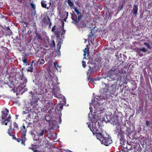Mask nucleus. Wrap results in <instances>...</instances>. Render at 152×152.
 <instances>
[{
    "label": "nucleus",
    "mask_w": 152,
    "mask_h": 152,
    "mask_svg": "<svg viewBox=\"0 0 152 152\" xmlns=\"http://www.w3.org/2000/svg\"><path fill=\"white\" fill-rule=\"evenodd\" d=\"M93 102V100H92V102L90 103L89 109L90 110V113H89L88 118H90L91 122H90L88 124V127L90 130L92 131V133H97L96 132L97 130V127L96 126V124L98 121V118L96 116V112H94L93 113H92V108L91 107L92 105H93L94 108L96 111H99L102 113L103 112L104 110V106L102 104H100L99 103L96 102V104L95 105ZM95 104H96L95 102Z\"/></svg>",
    "instance_id": "1"
},
{
    "label": "nucleus",
    "mask_w": 152,
    "mask_h": 152,
    "mask_svg": "<svg viewBox=\"0 0 152 152\" xmlns=\"http://www.w3.org/2000/svg\"><path fill=\"white\" fill-rule=\"evenodd\" d=\"M49 76L50 78L49 79V83L52 86L53 89L52 92L53 95L56 98H62L63 101L65 103L66 102V99L63 96L60 94V88L56 85V84L58 86L59 84V83L57 82L58 80V78L53 74L52 75L50 74Z\"/></svg>",
    "instance_id": "2"
},
{
    "label": "nucleus",
    "mask_w": 152,
    "mask_h": 152,
    "mask_svg": "<svg viewBox=\"0 0 152 152\" xmlns=\"http://www.w3.org/2000/svg\"><path fill=\"white\" fill-rule=\"evenodd\" d=\"M63 107V105L60 104H58L56 108L55 109V112L56 113H59L58 117L56 119V120L54 121L53 119L50 116L47 115L45 118V119L49 123L50 126L49 130L53 129L56 130L57 128L58 123L61 124V110H62Z\"/></svg>",
    "instance_id": "3"
},
{
    "label": "nucleus",
    "mask_w": 152,
    "mask_h": 152,
    "mask_svg": "<svg viewBox=\"0 0 152 152\" xmlns=\"http://www.w3.org/2000/svg\"><path fill=\"white\" fill-rule=\"evenodd\" d=\"M9 110L7 108H5L3 110L1 111V119L0 120L1 121V124L2 125L4 124L7 125L8 123H10V128L8 129V133H11L14 131V128L12 127L11 123L12 121L10 120L11 117L10 115L9 114Z\"/></svg>",
    "instance_id": "4"
},
{
    "label": "nucleus",
    "mask_w": 152,
    "mask_h": 152,
    "mask_svg": "<svg viewBox=\"0 0 152 152\" xmlns=\"http://www.w3.org/2000/svg\"><path fill=\"white\" fill-rule=\"evenodd\" d=\"M114 72L119 74H124L126 72L121 66H118V67H116L113 68L112 71H110L108 73V75L105 77V80L108 81L114 80L116 79L117 75L114 74Z\"/></svg>",
    "instance_id": "5"
},
{
    "label": "nucleus",
    "mask_w": 152,
    "mask_h": 152,
    "mask_svg": "<svg viewBox=\"0 0 152 152\" xmlns=\"http://www.w3.org/2000/svg\"><path fill=\"white\" fill-rule=\"evenodd\" d=\"M101 143L105 146H108L113 142L112 137L107 134H93Z\"/></svg>",
    "instance_id": "6"
},
{
    "label": "nucleus",
    "mask_w": 152,
    "mask_h": 152,
    "mask_svg": "<svg viewBox=\"0 0 152 152\" xmlns=\"http://www.w3.org/2000/svg\"><path fill=\"white\" fill-rule=\"evenodd\" d=\"M18 78L19 79L20 85L18 87L17 91L22 93L24 92L27 90L26 88H25L27 82V78L23 75V73L20 75Z\"/></svg>",
    "instance_id": "7"
},
{
    "label": "nucleus",
    "mask_w": 152,
    "mask_h": 152,
    "mask_svg": "<svg viewBox=\"0 0 152 152\" xmlns=\"http://www.w3.org/2000/svg\"><path fill=\"white\" fill-rule=\"evenodd\" d=\"M66 32V31L64 30V26L63 25L62 26L58 28L57 30L55 32V34L56 35L58 40V43L57 45V46L58 49V53H59V54H60V52L59 50L61 48V44L62 43L63 40L62 39L60 38V36H62L64 35Z\"/></svg>",
    "instance_id": "8"
},
{
    "label": "nucleus",
    "mask_w": 152,
    "mask_h": 152,
    "mask_svg": "<svg viewBox=\"0 0 152 152\" xmlns=\"http://www.w3.org/2000/svg\"><path fill=\"white\" fill-rule=\"evenodd\" d=\"M73 8L74 9L76 13L77 17L75 15H73L72 14V19L73 20V23L77 24L82 18L81 13V12H80L79 10L75 6Z\"/></svg>",
    "instance_id": "9"
},
{
    "label": "nucleus",
    "mask_w": 152,
    "mask_h": 152,
    "mask_svg": "<svg viewBox=\"0 0 152 152\" xmlns=\"http://www.w3.org/2000/svg\"><path fill=\"white\" fill-rule=\"evenodd\" d=\"M9 135L12 137L13 139H15L18 142H21V144L24 145H25V141L26 138V134H23L22 136L21 137V138H16L14 135L12 134H9Z\"/></svg>",
    "instance_id": "10"
},
{
    "label": "nucleus",
    "mask_w": 152,
    "mask_h": 152,
    "mask_svg": "<svg viewBox=\"0 0 152 152\" xmlns=\"http://www.w3.org/2000/svg\"><path fill=\"white\" fill-rule=\"evenodd\" d=\"M41 93H38L37 91H36L35 93L32 96V100L31 101V103L32 104H33L34 103H36L38 102L40 96L41 95Z\"/></svg>",
    "instance_id": "11"
},
{
    "label": "nucleus",
    "mask_w": 152,
    "mask_h": 152,
    "mask_svg": "<svg viewBox=\"0 0 152 152\" xmlns=\"http://www.w3.org/2000/svg\"><path fill=\"white\" fill-rule=\"evenodd\" d=\"M123 129L126 130V132H128V133H131V132L130 130V128L126 126H124L123 129H121L119 126H117L116 127L115 131L116 132L118 133H120V132H121V133H124V132H126L123 130Z\"/></svg>",
    "instance_id": "12"
},
{
    "label": "nucleus",
    "mask_w": 152,
    "mask_h": 152,
    "mask_svg": "<svg viewBox=\"0 0 152 152\" xmlns=\"http://www.w3.org/2000/svg\"><path fill=\"white\" fill-rule=\"evenodd\" d=\"M44 109L45 110L49 109V110H51L54 108L53 104L52 103L48 101H45Z\"/></svg>",
    "instance_id": "13"
},
{
    "label": "nucleus",
    "mask_w": 152,
    "mask_h": 152,
    "mask_svg": "<svg viewBox=\"0 0 152 152\" xmlns=\"http://www.w3.org/2000/svg\"><path fill=\"white\" fill-rule=\"evenodd\" d=\"M124 134H118L117 138L120 140V142L121 144L123 145L124 143V142H126V139L124 135Z\"/></svg>",
    "instance_id": "14"
},
{
    "label": "nucleus",
    "mask_w": 152,
    "mask_h": 152,
    "mask_svg": "<svg viewBox=\"0 0 152 152\" xmlns=\"http://www.w3.org/2000/svg\"><path fill=\"white\" fill-rule=\"evenodd\" d=\"M136 134H128V135H127L129 138L127 139L129 140V142H132V140H134L137 138Z\"/></svg>",
    "instance_id": "15"
},
{
    "label": "nucleus",
    "mask_w": 152,
    "mask_h": 152,
    "mask_svg": "<svg viewBox=\"0 0 152 152\" xmlns=\"http://www.w3.org/2000/svg\"><path fill=\"white\" fill-rule=\"evenodd\" d=\"M44 134H31L32 136H34V141H37L39 140V137L42 136Z\"/></svg>",
    "instance_id": "16"
},
{
    "label": "nucleus",
    "mask_w": 152,
    "mask_h": 152,
    "mask_svg": "<svg viewBox=\"0 0 152 152\" xmlns=\"http://www.w3.org/2000/svg\"><path fill=\"white\" fill-rule=\"evenodd\" d=\"M132 147L133 150H134V152H140L141 151L142 148L140 145H134Z\"/></svg>",
    "instance_id": "17"
},
{
    "label": "nucleus",
    "mask_w": 152,
    "mask_h": 152,
    "mask_svg": "<svg viewBox=\"0 0 152 152\" xmlns=\"http://www.w3.org/2000/svg\"><path fill=\"white\" fill-rule=\"evenodd\" d=\"M31 147H29L28 149L30 150L31 149L34 152H38V151L37 150V149L38 148V145H34L31 144Z\"/></svg>",
    "instance_id": "18"
},
{
    "label": "nucleus",
    "mask_w": 152,
    "mask_h": 152,
    "mask_svg": "<svg viewBox=\"0 0 152 152\" xmlns=\"http://www.w3.org/2000/svg\"><path fill=\"white\" fill-rule=\"evenodd\" d=\"M45 63V60L43 58H40L36 63V65L37 66H40L42 65Z\"/></svg>",
    "instance_id": "19"
},
{
    "label": "nucleus",
    "mask_w": 152,
    "mask_h": 152,
    "mask_svg": "<svg viewBox=\"0 0 152 152\" xmlns=\"http://www.w3.org/2000/svg\"><path fill=\"white\" fill-rule=\"evenodd\" d=\"M42 145L45 148L48 147L49 146V142L48 140H44L42 143Z\"/></svg>",
    "instance_id": "20"
},
{
    "label": "nucleus",
    "mask_w": 152,
    "mask_h": 152,
    "mask_svg": "<svg viewBox=\"0 0 152 152\" xmlns=\"http://www.w3.org/2000/svg\"><path fill=\"white\" fill-rule=\"evenodd\" d=\"M38 87L41 90H42L44 89L45 86V85L44 83H43L41 82V81H39L38 82L37 84Z\"/></svg>",
    "instance_id": "21"
},
{
    "label": "nucleus",
    "mask_w": 152,
    "mask_h": 152,
    "mask_svg": "<svg viewBox=\"0 0 152 152\" xmlns=\"http://www.w3.org/2000/svg\"><path fill=\"white\" fill-rule=\"evenodd\" d=\"M138 11V5H134V7L133 9V13L134 14L136 15Z\"/></svg>",
    "instance_id": "22"
},
{
    "label": "nucleus",
    "mask_w": 152,
    "mask_h": 152,
    "mask_svg": "<svg viewBox=\"0 0 152 152\" xmlns=\"http://www.w3.org/2000/svg\"><path fill=\"white\" fill-rule=\"evenodd\" d=\"M57 134H47V136L50 139L54 140L55 137L53 136L54 134H55V137H57Z\"/></svg>",
    "instance_id": "23"
},
{
    "label": "nucleus",
    "mask_w": 152,
    "mask_h": 152,
    "mask_svg": "<svg viewBox=\"0 0 152 152\" xmlns=\"http://www.w3.org/2000/svg\"><path fill=\"white\" fill-rule=\"evenodd\" d=\"M111 122L113 124H116L118 122L117 117H112L111 119Z\"/></svg>",
    "instance_id": "24"
},
{
    "label": "nucleus",
    "mask_w": 152,
    "mask_h": 152,
    "mask_svg": "<svg viewBox=\"0 0 152 152\" xmlns=\"http://www.w3.org/2000/svg\"><path fill=\"white\" fill-rule=\"evenodd\" d=\"M128 146L129 147H127L126 148L127 152H134V150H133L132 146H131V148H130V145H129Z\"/></svg>",
    "instance_id": "25"
},
{
    "label": "nucleus",
    "mask_w": 152,
    "mask_h": 152,
    "mask_svg": "<svg viewBox=\"0 0 152 152\" xmlns=\"http://www.w3.org/2000/svg\"><path fill=\"white\" fill-rule=\"evenodd\" d=\"M50 129H49V128H48V127H45L43 129V130H42V132L41 133H44V132H47V131L49 130V131H50V132H51L52 131V132H53V131H52V130H53V129H51V130H49Z\"/></svg>",
    "instance_id": "26"
},
{
    "label": "nucleus",
    "mask_w": 152,
    "mask_h": 152,
    "mask_svg": "<svg viewBox=\"0 0 152 152\" xmlns=\"http://www.w3.org/2000/svg\"><path fill=\"white\" fill-rule=\"evenodd\" d=\"M35 38L37 39H39L40 40H42V38L41 37V34H38V33L36 32L35 33Z\"/></svg>",
    "instance_id": "27"
},
{
    "label": "nucleus",
    "mask_w": 152,
    "mask_h": 152,
    "mask_svg": "<svg viewBox=\"0 0 152 152\" xmlns=\"http://www.w3.org/2000/svg\"><path fill=\"white\" fill-rule=\"evenodd\" d=\"M34 61H33L31 62V65L30 66L28 67V69H27V71L28 72H32L33 71V65L32 64H33L34 62Z\"/></svg>",
    "instance_id": "28"
},
{
    "label": "nucleus",
    "mask_w": 152,
    "mask_h": 152,
    "mask_svg": "<svg viewBox=\"0 0 152 152\" xmlns=\"http://www.w3.org/2000/svg\"><path fill=\"white\" fill-rule=\"evenodd\" d=\"M54 66L56 68V69L58 71V68H59V69L60 70V66L58 65V62L56 61L54 63Z\"/></svg>",
    "instance_id": "29"
},
{
    "label": "nucleus",
    "mask_w": 152,
    "mask_h": 152,
    "mask_svg": "<svg viewBox=\"0 0 152 152\" xmlns=\"http://www.w3.org/2000/svg\"><path fill=\"white\" fill-rule=\"evenodd\" d=\"M26 130L25 129V127L23 125L22 127H21L20 132L21 133H26Z\"/></svg>",
    "instance_id": "30"
},
{
    "label": "nucleus",
    "mask_w": 152,
    "mask_h": 152,
    "mask_svg": "<svg viewBox=\"0 0 152 152\" xmlns=\"http://www.w3.org/2000/svg\"><path fill=\"white\" fill-rule=\"evenodd\" d=\"M136 52L140 56H142L144 55V54L142 52L141 50H140L138 49H137L136 50Z\"/></svg>",
    "instance_id": "31"
},
{
    "label": "nucleus",
    "mask_w": 152,
    "mask_h": 152,
    "mask_svg": "<svg viewBox=\"0 0 152 152\" xmlns=\"http://www.w3.org/2000/svg\"><path fill=\"white\" fill-rule=\"evenodd\" d=\"M48 20H47V24L49 25V28L50 27L51 24L50 21V20L48 17H47Z\"/></svg>",
    "instance_id": "32"
},
{
    "label": "nucleus",
    "mask_w": 152,
    "mask_h": 152,
    "mask_svg": "<svg viewBox=\"0 0 152 152\" xmlns=\"http://www.w3.org/2000/svg\"><path fill=\"white\" fill-rule=\"evenodd\" d=\"M41 5H42V7H43L48 8V7H46L47 4L45 2L42 1Z\"/></svg>",
    "instance_id": "33"
},
{
    "label": "nucleus",
    "mask_w": 152,
    "mask_h": 152,
    "mask_svg": "<svg viewBox=\"0 0 152 152\" xmlns=\"http://www.w3.org/2000/svg\"><path fill=\"white\" fill-rule=\"evenodd\" d=\"M140 50H141L143 53H145L147 51V50L146 49L144 48H138Z\"/></svg>",
    "instance_id": "34"
},
{
    "label": "nucleus",
    "mask_w": 152,
    "mask_h": 152,
    "mask_svg": "<svg viewBox=\"0 0 152 152\" xmlns=\"http://www.w3.org/2000/svg\"><path fill=\"white\" fill-rule=\"evenodd\" d=\"M123 7V5L122 4H119L118 8V11H120L122 9Z\"/></svg>",
    "instance_id": "35"
},
{
    "label": "nucleus",
    "mask_w": 152,
    "mask_h": 152,
    "mask_svg": "<svg viewBox=\"0 0 152 152\" xmlns=\"http://www.w3.org/2000/svg\"><path fill=\"white\" fill-rule=\"evenodd\" d=\"M50 46L53 48L55 47V44L54 41L52 40V42L50 45Z\"/></svg>",
    "instance_id": "36"
},
{
    "label": "nucleus",
    "mask_w": 152,
    "mask_h": 152,
    "mask_svg": "<svg viewBox=\"0 0 152 152\" xmlns=\"http://www.w3.org/2000/svg\"><path fill=\"white\" fill-rule=\"evenodd\" d=\"M22 60L23 61V62L24 63L26 64V65H27V64H28L27 60L25 58V57H23L22 58Z\"/></svg>",
    "instance_id": "37"
},
{
    "label": "nucleus",
    "mask_w": 152,
    "mask_h": 152,
    "mask_svg": "<svg viewBox=\"0 0 152 152\" xmlns=\"http://www.w3.org/2000/svg\"><path fill=\"white\" fill-rule=\"evenodd\" d=\"M144 45L146 46L149 49H150L151 48V47L150 45V44L148 43L145 42Z\"/></svg>",
    "instance_id": "38"
},
{
    "label": "nucleus",
    "mask_w": 152,
    "mask_h": 152,
    "mask_svg": "<svg viewBox=\"0 0 152 152\" xmlns=\"http://www.w3.org/2000/svg\"><path fill=\"white\" fill-rule=\"evenodd\" d=\"M64 14L65 15H66V18H64V21H66V20L68 16V12H64Z\"/></svg>",
    "instance_id": "39"
},
{
    "label": "nucleus",
    "mask_w": 152,
    "mask_h": 152,
    "mask_svg": "<svg viewBox=\"0 0 152 152\" xmlns=\"http://www.w3.org/2000/svg\"><path fill=\"white\" fill-rule=\"evenodd\" d=\"M31 6V7L32 9H33V10H35V5L33 3H31L30 4Z\"/></svg>",
    "instance_id": "40"
},
{
    "label": "nucleus",
    "mask_w": 152,
    "mask_h": 152,
    "mask_svg": "<svg viewBox=\"0 0 152 152\" xmlns=\"http://www.w3.org/2000/svg\"><path fill=\"white\" fill-rule=\"evenodd\" d=\"M68 3L70 6H73L74 4L70 0H68Z\"/></svg>",
    "instance_id": "41"
},
{
    "label": "nucleus",
    "mask_w": 152,
    "mask_h": 152,
    "mask_svg": "<svg viewBox=\"0 0 152 152\" xmlns=\"http://www.w3.org/2000/svg\"><path fill=\"white\" fill-rule=\"evenodd\" d=\"M80 26L81 27H85L86 26V25L85 24H84L83 23H81L80 24Z\"/></svg>",
    "instance_id": "42"
},
{
    "label": "nucleus",
    "mask_w": 152,
    "mask_h": 152,
    "mask_svg": "<svg viewBox=\"0 0 152 152\" xmlns=\"http://www.w3.org/2000/svg\"><path fill=\"white\" fill-rule=\"evenodd\" d=\"M86 62H85L84 61H82L83 66L84 68H85L86 66Z\"/></svg>",
    "instance_id": "43"
},
{
    "label": "nucleus",
    "mask_w": 152,
    "mask_h": 152,
    "mask_svg": "<svg viewBox=\"0 0 152 152\" xmlns=\"http://www.w3.org/2000/svg\"><path fill=\"white\" fill-rule=\"evenodd\" d=\"M13 125L15 128H18V124H16V122H15L13 123Z\"/></svg>",
    "instance_id": "44"
},
{
    "label": "nucleus",
    "mask_w": 152,
    "mask_h": 152,
    "mask_svg": "<svg viewBox=\"0 0 152 152\" xmlns=\"http://www.w3.org/2000/svg\"><path fill=\"white\" fill-rule=\"evenodd\" d=\"M55 26H53L52 29V32H55Z\"/></svg>",
    "instance_id": "45"
},
{
    "label": "nucleus",
    "mask_w": 152,
    "mask_h": 152,
    "mask_svg": "<svg viewBox=\"0 0 152 152\" xmlns=\"http://www.w3.org/2000/svg\"><path fill=\"white\" fill-rule=\"evenodd\" d=\"M146 124L147 126H148L149 125L150 123L149 121H146Z\"/></svg>",
    "instance_id": "46"
},
{
    "label": "nucleus",
    "mask_w": 152,
    "mask_h": 152,
    "mask_svg": "<svg viewBox=\"0 0 152 152\" xmlns=\"http://www.w3.org/2000/svg\"><path fill=\"white\" fill-rule=\"evenodd\" d=\"M112 86L114 87V89H113V91H115V89H116V88L115 87V85H113Z\"/></svg>",
    "instance_id": "47"
},
{
    "label": "nucleus",
    "mask_w": 152,
    "mask_h": 152,
    "mask_svg": "<svg viewBox=\"0 0 152 152\" xmlns=\"http://www.w3.org/2000/svg\"><path fill=\"white\" fill-rule=\"evenodd\" d=\"M49 44H48V45L46 44V45H45V44H44V46L45 47H48V46H49Z\"/></svg>",
    "instance_id": "48"
},
{
    "label": "nucleus",
    "mask_w": 152,
    "mask_h": 152,
    "mask_svg": "<svg viewBox=\"0 0 152 152\" xmlns=\"http://www.w3.org/2000/svg\"><path fill=\"white\" fill-rule=\"evenodd\" d=\"M84 53L83 54V56H85L86 55V52L85 50H84Z\"/></svg>",
    "instance_id": "49"
},
{
    "label": "nucleus",
    "mask_w": 152,
    "mask_h": 152,
    "mask_svg": "<svg viewBox=\"0 0 152 152\" xmlns=\"http://www.w3.org/2000/svg\"><path fill=\"white\" fill-rule=\"evenodd\" d=\"M103 83H104V84H105V85L106 86H106H108V85L107 84H105V83L103 82V83H102V84H103Z\"/></svg>",
    "instance_id": "50"
},
{
    "label": "nucleus",
    "mask_w": 152,
    "mask_h": 152,
    "mask_svg": "<svg viewBox=\"0 0 152 152\" xmlns=\"http://www.w3.org/2000/svg\"><path fill=\"white\" fill-rule=\"evenodd\" d=\"M34 10V16L36 15V11H35V10Z\"/></svg>",
    "instance_id": "51"
},
{
    "label": "nucleus",
    "mask_w": 152,
    "mask_h": 152,
    "mask_svg": "<svg viewBox=\"0 0 152 152\" xmlns=\"http://www.w3.org/2000/svg\"><path fill=\"white\" fill-rule=\"evenodd\" d=\"M91 72V71L89 69L88 71V72L87 73V75H88L89 73Z\"/></svg>",
    "instance_id": "52"
},
{
    "label": "nucleus",
    "mask_w": 152,
    "mask_h": 152,
    "mask_svg": "<svg viewBox=\"0 0 152 152\" xmlns=\"http://www.w3.org/2000/svg\"><path fill=\"white\" fill-rule=\"evenodd\" d=\"M88 80H91V78H90L89 77H88Z\"/></svg>",
    "instance_id": "53"
},
{
    "label": "nucleus",
    "mask_w": 152,
    "mask_h": 152,
    "mask_svg": "<svg viewBox=\"0 0 152 152\" xmlns=\"http://www.w3.org/2000/svg\"><path fill=\"white\" fill-rule=\"evenodd\" d=\"M104 119H105V118H103V120H102V121H104L105 122H106V121L104 120Z\"/></svg>",
    "instance_id": "54"
},
{
    "label": "nucleus",
    "mask_w": 152,
    "mask_h": 152,
    "mask_svg": "<svg viewBox=\"0 0 152 152\" xmlns=\"http://www.w3.org/2000/svg\"><path fill=\"white\" fill-rule=\"evenodd\" d=\"M87 48H85V50H85V51H86V50H87Z\"/></svg>",
    "instance_id": "55"
},
{
    "label": "nucleus",
    "mask_w": 152,
    "mask_h": 152,
    "mask_svg": "<svg viewBox=\"0 0 152 152\" xmlns=\"http://www.w3.org/2000/svg\"><path fill=\"white\" fill-rule=\"evenodd\" d=\"M84 58H86V57H85V56H84V57L83 58V59H84Z\"/></svg>",
    "instance_id": "56"
},
{
    "label": "nucleus",
    "mask_w": 152,
    "mask_h": 152,
    "mask_svg": "<svg viewBox=\"0 0 152 152\" xmlns=\"http://www.w3.org/2000/svg\"><path fill=\"white\" fill-rule=\"evenodd\" d=\"M59 16H60V17L61 18H62V17H61V15H59Z\"/></svg>",
    "instance_id": "57"
},
{
    "label": "nucleus",
    "mask_w": 152,
    "mask_h": 152,
    "mask_svg": "<svg viewBox=\"0 0 152 152\" xmlns=\"http://www.w3.org/2000/svg\"><path fill=\"white\" fill-rule=\"evenodd\" d=\"M91 33H92V31H91Z\"/></svg>",
    "instance_id": "58"
},
{
    "label": "nucleus",
    "mask_w": 152,
    "mask_h": 152,
    "mask_svg": "<svg viewBox=\"0 0 152 152\" xmlns=\"http://www.w3.org/2000/svg\"><path fill=\"white\" fill-rule=\"evenodd\" d=\"M60 102H62V101H60Z\"/></svg>",
    "instance_id": "59"
},
{
    "label": "nucleus",
    "mask_w": 152,
    "mask_h": 152,
    "mask_svg": "<svg viewBox=\"0 0 152 152\" xmlns=\"http://www.w3.org/2000/svg\"><path fill=\"white\" fill-rule=\"evenodd\" d=\"M90 69H91V67H90Z\"/></svg>",
    "instance_id": "60"
},
{
    "label": "nucleus",
    "mask_w": 152,
    "mask_h": 152,
    "mask_svg": "<svg viewBox=\"0 0 152 152\" xmlns=\"http://www.w3.org/2000/svg\"><path fill=\"white\" fill-rule=\"evenodd\" d=\"M61 104H63V103H61Z\"/></svg>",
    "instance_id": "61"
}]
</instances>
